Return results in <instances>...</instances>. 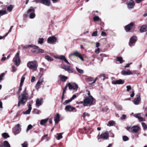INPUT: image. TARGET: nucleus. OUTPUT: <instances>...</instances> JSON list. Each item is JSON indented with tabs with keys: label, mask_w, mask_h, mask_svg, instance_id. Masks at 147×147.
I'll return each instance as SVG.
<instances>
[{
	"label": "nucleus",
	"mask_w": 147,
	"mask_h": 147,
	"mask_svg": "<svg viewBox=\"0 0 147 147\" xmlns=\"http://www.w3.org/2000/svg\"><path fill=\"white\" fill-rule=\"evenodd\" d=\"M54 57L55 58L60 59L62 61H63L65 63L69 65L67 66H66L65 65H62V69H64L69 73H72L73 72V69L70 66V64L69 62L64 56L57 55H54Z\"/></svg>",
	"instance_id": "1"
},
{
	"label": "nucleus",
	"mask_w": 147,
	"mask_h": 147,
	"mask_svg": "<svg viewBox=\"0 0 147 147\" xmlns=\"http://www.w3.org/2000/svg\"><path fill=\"white\" fill-rule=\"evenodd\" d=\"M26 90V88H25L23 92L19 97L18 105V107H19L21 105H23L24 104L27 100L28 97V94Z\"/></svg>",
	"instance_id": "2"
},
{
	"label": "nucleus",
	"mask_w": 147,
	"mask_h": 147,
	"mask_svg": "<svg viewBox=\"0 0 147 147\" xmlns=\"http://www.w3.org/2000/svg\"><path fill=\"white\" fill-rule=\"evenodd\" d=\"M29 47L32 48L31 49L32 52L35 53H42L44 51L42 49H38V47L33 45H26L24 46L23 48L24 49H27Z\"/></svg>",
	"instance_id": "3"
},
{
	"label": "nucleus",
	"mask_w": 147,
	"mask_h": 147,
	"mask_svg": "<svg viewBox=\"0 0 147 147\" xmlns=\"http://www.w3.org/2000/svg\"><path fill=\"white\" fill-rule=\"evenodd\" d=\"M94 102V99L92 96L86 97L84 100V101L81 102L83 103L84 106H90L93 104Z\"/></svg>",
	"instance_id": "4"
},
{
	"label": "nucleus",
	"mask_w": 147,
	"mask_h": 147,
	"mask_svg": "<svg viewBox=\"0 0 147 147\" xmlns=\"http://www.w3.org/2000/svg\"><path fill=\"white\" fill-rule=\"evenodd\" d=\"M38 64L36 61H30L27 64V66L33 71H35L37 69Z\"/></svg>",
	"instance_id": "5"
},
{
	"label": "nucleus",
	"mask_w": 147,
	"mask_h": 147,
	"mask_svg": "<svg viewBox=\"0 0 147 147\" xmlns=\"http://www.w3.org/2000/svg\"><path fill=\"white\" fill-rule=\"evenodd\" d=\"M19 55L20 52L18 51L15 55L13 60L14 64L17 67L20 65V62Z\"/></svg>",
	"instance_id": "6"
},
{
	"label": "nucleus",
	"mask_w": 147,
	"mask_h": 147,
	"mask_svg": "<svg viewBox=\"0 0 147 147\" xmlns=\"http://www.w3.org/2000/svg\"><path fill=\"white\" fill-rule=\"evenodd\" d=\"M35 8L33 7H31L30 8L28 9L27 11V13L30 15V18L32 19L34 18L35 16L34 13Z\"/></svg>",
	"instance_id": "7"
},
{
	"label": "nucleus",
	"mask_w": 147,
	"mask_h": 147,
	"mask_svg": "<svg viewBox=\"0 0 147 147\" xmlns=\"http://www.w3.org/2000/svg\"><path fill=\"white\" fill-rule=\"evenodd\" d=\"M21 131V128L19 124H18L16 125L14 128L13 130V131L15 135L19 134Z\"/></svg>",
	"instance_id": "8"
},
{
	"label": "nucleus",
	"mask_w": 147,
	"mask_h": 147,
	"mask_svg": "<svg viewBox=\"0 0 147 147\" xmlns=\"http://www.w3.org/2000/svg\"><path fill=\"white\" fill-rule=\"evenodd\" d=\"M137 39L136 36H133L130 39L129 42V45L130 46H131L135 44Z\"/></svg>",
	"instance_id": "9"
},
{
	"label": "nucleus",
	"mask_w": 147,
	"mask_h": 147,
	"mask_svg": "<svg viewBox=\"0 0 147 147\" xmlns=\"http://www.w3.org/2000/svg\"><path fill=\"white\" fill-rule=\"evenodd\" d=\"M44 82V78H42L41 77H40L39 80L38 81L36 85V87L37 89H38L42 85V83Z\"/></svg>",
	"instance_id": "10"
},
{
	"label": "nucleus",
	"mask_w": 147,
	"mask_h": 147,
	"mask_svg": "<svg viewBox=\"0 0 147 147\" xmlns=\"http://www.w3.org/2000/svg\"><path fill=\"white\" fill-rule=\"evenodd\" d=\"M75 109V107H73L70 105H68L66 106L65 109V110L67 112H72Z\"/></svg>",
	"instance_id": "11"
},
{
	"label": "nucleus",
	"mask_w": 147,
	"mask_h": 147,
	"mask_svg": "<svg viewBox=\"0 0 147 147\" xmlns=\"http://www.w3.org/2000/svg\"><path fill=\"white\" fill-rule=\"evenodd\" d=\"M125 82L124 80L121 79H119L116 80H113L112 82V83L113 84H123Z\"/></svg>",
	"instance_id": "12"
},
{
	"label": "nucleus",
	"mask_w": 147,
	"mask_h": 147,
	"mask_svg": "<svg viewBox=\"0 0 147 147\" xmlns=\"http://www.w3.org/2000/svg\"><path fill=\"white\" fill-rule=\"evenodd\" d=\"M127 4L128 9H132L135 5L134 2L133 0L129 1Z\"/></svg>",
	"instance_id": "13"
},
{
	"label": "nucleus",
	"mask_w": 147,
	"mask_h": 147,
	"mask_svg": "<svg viewBox=\"0 0 147 147\" xmlns=\"http://www.w3.org/2000/svg\"><path fill=\"white\" fill-rule=\"evenodd\" d=\"M133 25L134 23L131 22L129 24L125 26V29L126 31H129L132 29Z\"/></svg>",
	"instance_id": "14"
},
{
	"label": "nucleus",
	"mask_w": 147,
	"mask_h": 147,
	"mask_svg": "<svg viewBox=\"0 0 147 147\" xmlns=\"http://www.w3.org/2000/svg\"><path fill=\"white\" fill-rule=\"evenodd\" d=\"M109 134L107 131L102 133L100 136V138L103 139H107L109 137Z\"/></svg>",
	"instance_id": "15"
},
{
	"label": "nucleus",
	"mask_w": 147,
	"mask_h": 147,
	"mask_svg": "<svg viewBox=\"0 0 147 147\" xmlns=\"http://www.w3.org/2000/svg\"><path fill=\"white\" fill-rule=\"evenodd\" d=\"M57 40L56 38L54 36L49 37L47 40V42L48 43H52L56 42Z\"/></svg>",
	"instance_id": "16"
},
{
	"label": "nucleus",
	"mask_w": 147,
	"mask_h": 147,
	"mask_svg": "<svg viewBox=\"0 0 147 147\" xmlns=\"http://www.w3.org/2000/svg\"><path fill=\"white\" fill-rule=\"evenodd\" d=\"M140 100V95L138 94L137 95L136 97L134 99V104L136 105L138 104Z\"/></svg>",
	"instance_id": "17"
},
{
	"label": "nucleus",
	"mask_w": 147,
	"mask_h": 147,
	"mask_svg": "<svg viewBox=\"0 0 147 147\" xmlns=\"http://www.w3.org/2000/svg\"><path fill=\"white\" fill-rule=\"evenodd\" d=\"M40 2L47 6H49L51 4L50 0H41Z\"/></svg>",
	"instance_id": "18"
},
{
	"label": "nucleus",
	"mask_w": 147,
	"mask_h": 147,
	"mask_svg": "<svg viewBox=\"0 0 147 147\" xmlns=\"http://www.w3.org/2000/svg\"><path fill=\"white\" fill-rule=\"evenodd\" d=\"M139 127L137 126H132L131 128V131L135 133H137L139 130Z\"/></svg>",
	"instance_id": "19"
},
{
	"label": "nucleus",
	"mask_w": 147,
	"mask_h": 147,
	"mask_svg": "<svg viewBox=\"0 0 147 147\" xmlns=\"http://www.w3.org/2000/svg\"><path fill=\"white\" fill-rule=\"evenodd\" d=\"M121 74L124 75H132V73L129 69H128L127 71L125 70L122 71L121 72Z\"/></svg>",
	"instance_id": "20"
},
{
	"label": "nucleus",
	"mask_w": 147,
	"mask_h": 147,
	"mask_svg": "<svg viewBox=\"0 0 147 147\" xmlns=\"http://www.w3.org/2000/svg\"><path fill=\"white\" fill-rule=\"evenodd\" d=\"M60 117V115L59 113L56 114L54 118V120L55 123H58L60 121L59 118Z\"/></svg>",
	"instance_id": "21"
},
{
	"label": "nucleus",
	"mask_w": 147,
	"mask_h": 147,
	"mask_svg": "<svg viewBox=\"0 0 147 147\" xmlns=\"http://www.w3.org/2000/svg\"><path fill=\"white\" fill-rule=\"evenodd\" d=\"M134 116L136 118H137L140 121H144L143 118L141 117L140 113L134 115Z\"/></svg>",
	"instance_id": "22"
},
{
	"label": "nucleus",
	"mask_w": 147,
	"mask_h": 147,
	"mask_svg": "<svg viewBox=\"0 0 147 147\" xmlns=\"http://www.w3.org/2000/svg\"><path fill=\"white\" fill-rule=\"evenodd\" d=\"M28 109L25 112H23L24 114H28L30 113L32 109L31 105L30 104H29L28 105Z\"/></svg>",
	"instance_id": "23"
},
{
	"label": "nucleus",
	"mask_w": 147,
	"mask_h": 147,
	"mask_svg": "<svg viewBox=\"0 0 147 147\" xmlns=\"http://www.w3.org/2000/svg\"><path fill=\"white\" fill-rule=\"evenodd\" d=\"M43 99H41L40 100L39 98H37L36 100V105L39 107L41 105L42 103Z\"/></svg>",
	"instance_id": "24"
},
{
	"label": "nucleus",
	"mask_w": 147,
	"mask_h": 147,
	"mask_svg": "<svg viewBox=\"0 0 147 147\" xmlns=\"http://www.w3.org/2000/svg\"><path fill=\"white\" fill-rule=\"evenodd\" d=\"M60 80L62 81L65 82L67 79V77L61 75H60L59 76Z\"/></svg>",
	"instance_id": "25"
},
{
	"label": "nucleus",
	"mask_w": 147,
	"mask_h": 147,
	"mask_svg": "<svg viewBox=\"0 0 147 147\" xmlns=\"http://www.w3.org/2000/svg\"><path fill=\"white\" fill-rule=\"evenodd\" d=\"M79 53H80L76 51L74 52L73 53H71L69 55V57H70L71 56H75L78 57Z\"/></svg>",
	"instance_id": "26"
},
{
	"label": "nucleus",
	"mask_w": 147,
	"mask_h": 147,
	"mask_svg": "<svg viewBox=\"0 0 147 147\" xmlns=\"http://www.w3.org/2000/svg\"><path fill=\"white\" fill-rule=\"evenodd\" d=\"M48 118H47L46 119H42L40 121V123L41 125H43L45 124L47 121H48Z\"/></svg>",
	"instance_id": "27"
},
{
	"label": "nucleus",
	"mask_w": 147,
	"mask_h": 147,
	"mask_svg": "<svg viewBox=\"0 0 147 147\" xmlns=\"http://www.w3.org/2000/svg\"><path fill=\"white\" fill-rule=\"evenodd\" d=\"M26 75V74H24L22 76L21 79L20 84L23 85L25 79V76Z\"/></svg>",
	"instance_id": "28"
},
{
	"label": "nucleus",
	"mask_w": 147,
	"mask_h": 147,
	"mask_svg": "<svg viewBox=\"0 0 147 147\" xmlns=\"http://www.w3.org/2000/svg\"><path fill=\"white\" fill-rule=\"evenodd\" d=\"M4 147H10V145L7 141H5L3 142Z\"/></svg>",
	"instance_id": "29"
},
{
	"label": "nucleus",
	"mask_w": 147,
	"mask_h": 147,
	"mask_svg": "<svg viewBox=\"0 0 147 147\" xmlns=\"http://www.w3.org/2000/svg\"><path fill=\"white\" fill-rule=\"evenodd\" d=\"M146 28V26L145 25L142 26L140 30V32H144Z\"/></svg>",
	"instance_id": "30"
},
{
	"label": "nucleus",
	"mask_w": 147,
	"mask_h": 147,
	"mask_svg": "<svg viewBox=\"0 0 147 147\" xmlns=\"http://www.w3.org/2000/svg\"><path fill=\"white\" fill-rule=\"evenodd\" d=\"M63 134V133H60L57 134V140H59L63 138V136L62 135Z\"/></svg>",
	"instance_id": "31"
},
{
	"label": "nucleus",
	"mask_w": 147,
	"mask_h": 147,
	"mask_svg": "<svg viewBox=\"0 0 147 147\" xmlns=\"http://www.w3.org/2000/svg\"><path fill=\"white\" fill-rule=\"evenodd\" d=\"M89 116V114L87 113H84L82 115V117L84 119L86 117H88Z\"/></svg>",
	"instance_id": "32"
},
{
	"label": "nucleus",
	"mask_w": 147,
	"mask_h": 147,
	"mask_svg": "<svg viewBox=\"0 0 147 147\" xmlns=\"http://www.w3.org/2000/svg\"><path fill=\"white\" fill-rule=\"evenodd\" d=\"M78 88V85L75 83H74V86L73 87V89L75 91L74 92H76Z\"/></svg>",
	"instance_id": "33"
},
{
	"label": "nucleus",
	"mask_w": 147,
	"mask_h": 147,
	"mask_svg": "<svg viewBox=\"0 0 147 147\" xmlns=\"http://www.w3.org/2000/svg\"><path fill=\"white\" fill-rule=\"evenodd\" d=\"M2 136L3 137L6 139L7 138H9V136L8 134L6 133H4L2 134Z\"/></svg>",
	"instance_id": "34"
},
{
	"label": "nucleus",
	"mask_w": 147,
	"mask_h": 147,
	"mask_svg": "<svg viewBox=\"0 0 147 147\" xmlns=\"http://www.w3.org/2000/svg\"><path fill=\"white\" fill-rule=\"evenodd\" d=\"M117 61L120 62V63H122L124 61L123 60L121 57H117Z\"/></svg>",
	"instance_id": "35"
},
{
	"label": "nucleus",
	"mask_w": 147,
	"mask_h": 147,
	"mask_svg": "<svg viewBox=\"0 0 147 147\" xmlns=\"http://www.w3.org/2000/svg\"><path fill=\"white\" fill-rule=\"evenodd\" d=\"M114 122L113 121H111L109 122L107 124V125L108 126H111L114 125Z\"/></svg>",
	"instance_id": "36"
},
{
	"label": "nucleus",
	"mask_w": 147,
	"mask_h": 147,
	"mask_svg": "<svg viewBox=\"0 0 147 147\" xmlns=\"http://www.w3.org/2000/svg\"><path fill=\"white\" fill-rule=\"evenodd\" d=\"M45 58L49 61H52L53 60V59L51 58L49 56H46L45 57Z\"/></svg>",
	"instance_id": "37"
},
{
	"label": "nucleus",
	"mask_w": 147,
	"mask_h": 147,
	"mask_svg": "<svg viewBox=\"0 0 147 147\" xmlns=\"http://www.w3.org/2000/svg\"><path fill=\"white\" fill-rule=\"evenodd\" d=\"M13 8V6L12 5H10L7 7V10L9 12H10L12 10Z\"/></svg>",
	"instance_id": "38"
},
{
	"label": "nucleus",
	"mask_w": 147,
	"mask_h": 147,
	"mask_svg": "<svg viewBox=\"0 0 147 147\" xmlns=\"http://www.w3.org/2000/svg\"><path fill=\"white\" fill-rule=\"evenodd\" d=\"M6 11L5 10H0V17L6 13Z\"/></svg>",
	"instance_id": "39"
},
{
	"label": "nucleus",
	"mask_w": 147,
	"mask_h": 147,
	"mask_svg": "<svg viewBox=\"0 0 147 147\" xmlns=\"http://www.w3.org/2000/svg\"><path fill=\"white\" fill-rule=\"evenodd\" d=\"M98 77H99L100 78H101V79L103 80H105V79L106 78L105 75L104 74L100 75V76H99Z\"/></svg>",
	"instance_id": "40"
},
{
	"label": "nucleus",
	"mask_w": 147,
	"mask_h": 147,
	"mask_svg": "<svg viewBox=\"0 0 147 147\" xmlns=\"http://www.w3.org/2000/svg\"><path fill=\"white\" fill-rule=\"evenodd\" d=\"M67 86H68L69 88L70 89H73V87L74 86V83H73L72 84H71L69 83L67 84Z\"/></svg>",
	"instance_id": "41"
},
{
	"label": "nucleus",
	"mask_w": 147,
	"mask_h": 147,
	"mask_svg": "<svg viewBox=\"0 0 147 147\" xmlns=\"http://www.w3.org/2000/svg\"><path fill=\"white\" fill-rule=\"evenodd\" d=\"M76 69L77 71L80 74H83L84 73L83 70L82 69H80L78 68L77 67H76Z\"/></svg>",
	"instance_id": "42"
},
{
	"label": "nucleus",
	"mask_w": 147,
	"mask_h": 147,
	"mask_svg": "<svg viewBox=\"0 0 147 147\" xmlns=\"http://www.w3.org/2000/svg\"><path fill=\"white\" fill-rule=\"evenodd\" d=\"M17 70V68L14 65H13L12 67L11 71L14 72H15Z\"/></svg>",
	"instance_id": "43"
},
{
	"label": "nucleus",
	"mask_w": 147,
	"mask_h": 147,
	"mask_svg": "<svg viewBox=\"0 0 147 147\" xmlns=\"http://www.w3.org/2000/svg\"><path fill=\"white\" fill-rule=\"evenodd\" d=\"M43 39L42 38H39L38 40V42L39 43L42 44L43 42Z\"/></svg>",
	"instance_id": "44"
},
{
	"label": "nucleus",
	"mask_w": 147,
	"mask_h": 147,
	"mask_svg": "<svg viewBox=\"0 0 147 147\" xmlns=\"http://www.w3.org/2000/svg\"><path fill=\"white\" fill-rule=\"evenodd\" d=\"M40 72L41 73V77L43 75V73L44 71H46V70L44 69V68H40Z\"/></svg>",
	"instance_id": "45"
},
{
	"label": "nucleus",
	"mask_w": 147,
	"mask_h": 147,
	"mask_svg": "<svg viewBox=\"0 0 147 147\" xmlns=\"http://www.w3.org/2000/svg\"><path fill=\"white\" fill-rule=\"evenodd\" d=\"M71 101L70 100V99L69 100H66L63 103V104L64 105H65L68 104Z\"/></svg>",
	"instance_id": "46"
},
{
	"label": "nucleus",
	"mask_w": 147,
	"mask_h": 147,
	"mask_svg": "<svg viewBox=\"0 0 147 147\" xmlns=\"http://www.w3.org/2000/svg\"><path fill=\"white\" fill-rule=\"evenodd\" d=\"M32 127V126L31 125V124L29 125L27 127V129H26V131L27 132H28L29 130H30V129H31Z\"/></svg>",
	"instance_id": "47"
},
{
	"label": "nucleus",
	"mask_w": 147,
	"mask_h": 147,
	"mask_svg": "<svg viewBox=\"0 0 147 147\" xmlns=\"http://www.w3.org/2000/svg\"><path fill=\"white\" fill-rule=\"evenodd\" d=\"M123 139L124 141H126L128 140V138L127 136H125L123 137Z\"/></svg>",
	"instance_id": "48"
},
{
	"label": "nucleus",
	"mask_w": 147,
	"mask_h": 147,
	"mask_svg": "<svg viewBox=\"0 0 147 147\" xmlns=\"http://www.w3.org/2000/svg\"><path fill=\"white\" fill-rule=\"evenodd\" d=\"M99 19V18L98 16H95L93 18V20L94 21H98Z\"/></svg>",
	"instance_id": "49"
},
{
	"label": "nucleus",
	"mask_w": 147,
	"mask_h": 147,
	"mask_svg": "<svg viewBox=\"0 0 147 147\" xmlns=\"http://www.w3.org/2000/svg\"><path fill=\"white\" fill-rule=\"evenodd\" d=\"M142 125L144 129L147 128V127L146 123L144 122H142Z\"/></svg>",
	"instance_id": "50"
},
{
	"label": "nucleus",
	"mask_w": 147,
	"mask_h": 147,
	"mask_svg": "<svg viewBox=\"0 0 147 147\" xmlns=\"http://www.w3.org/2000/svg\"><path fill=\"white\" fill-rule=\"evenodd\" d=\"M119 110H121L122 109V107L120 105H117L116 107Z\"/></svg>",
	"instance_id": "51"
},
{
	"label": "nucleus",
	"mask_w": 147,
	"mask_h": 147,
	"mask_svg": "<svg viewBox=\"0 0 147 147\" xmlns=\"http://www.w3.org/2000/svg\"><path fill=\"white\" fill-rule=\"evenodd\" d=\"M127 88V92L129 91V90L131 89V86L130 85L127 86L126 87Z\"/></svg>",
	"instance_id": "52"
},
{
	"label": "nucleus",
	"mask_w": 147,
	"mask_h": 147,
	"mask_svg": "<svg viewBox=\"0 0 147 147\" xmlns=\"http://www.w3.org/2000/svg\"><path fill=\"white\" fill-rule=\"evenodd\" d=\"M97 31H96L94 32L92 34V36H95L97 35Z\"/></svg>",
	"instance_id": "53"
},
{
	"label": "nucleus",
	"mask_w": 147,
	"mask_h": 147,
	"mask_svg": "<svg viewBox=\"0 0 147 147\" xmlns=\"http://www.w3.org/2000/svg\"><path fill=\"white\" fill-rule=\"evenodd\" d=\"M27 143L26 142H25L24 143L22 144V147H27Z\"/></svg>",
	"instance_id": "54"
},
{
	"label": "nucleus",
	"mask_w": 147,
	"mask_h": 147,
	"mask_svg": "<svg viewBox=\"0 0 147 147\" xmlns=\"http://www.w3.org/2000/svg\"><path fill=\"white\" fill-rule=\"evenodd\" d=\"M78 57L79 58L82 60L84 61V59L83 57L81 55L80 53L78 55Z\"/></svg>",
	"instance_id": "55"
},
{
	"label": "nucleus",
	"mask_w": 147,
	"mask_h": 147,
	"mask_svg": "<svg viewBox=\"0 0 147 147\" xmlns=\"http://www.w3.org/2000/svg\"><path fill=\"white\" fill-rule=\"evenodd\" d=\"M77 97V96H76V95L75 94H74V95H73V96H72L71 97V98H70V100L71 101H72V100H74V99L75 98H76V97Z\"/></svg>",
	"instance_id": "56"
},
{
	"label": "nucleus",
	"mask_w": 147,
	"mask_h": 147,
	"mask_svg": "<svg viewBox=\"0 0 147 147\" xmlns=\"http://www.w3.org/2000/svg\"><path fill=\"white\" fill-rule=\"evenodd\" d=\"M144 0H135L136 2L137 3H140L144 1Z\"/></svg>",
	"instance_id": "57"
},
{
	"label": "nucleus",
	"mask_w": 147,
	"mask_h": 147,
	"mask_svg": "<svg viewBox=\"0 0 147 147\" xmlns=\"http://www.w3.org/2000/svg\"><path fill=\"white\" fill-rule=\"evenodd\" d=\"M95 53L96 54H98L100 53V50L98 48L97 49L95 50Z\"/></svg>",
	"instance_id": "58"
},
{
	"label": "nucleus",
	"mask_w": 147,
	"mask_h": 147,
	"mask_svg": "<svg viewBox=\"0 0 147 147\" xmlns=\"http://www.w3.org/2000/svg\"><path fill=\"white\" fill-rule=\"evenodd\" d=\"M88 80L89 81L91 82L94 81V78L91 77H89L88 78Z\"/></svg>",
	"instance_id": "59"
},
{
	"label": "nucleus",
	"mask_w": 147,
	"mask_h": 147,
	"mask_svg": "<svg viewBox=\"0 0 147 147\" xmlns=\"http://www.w3.org/2000/svg\"><path fill=\"white\" fill-rule=\"evenodd\" d=\"M5 74V73H3L0 75V81L2 80V78L4 76Z\"/></svg>",
	"instance_id": "60"
},
{
	"label": "nucleus",
	"mask_w": 147,
	"mask_h": 147,
	"mask_svg": "<svg viewBox=\"0 0 147 147\" xmlns=\"http://www.w3.org/2000/svg\"><path fill=\"white\" fill-rule=\"evenodd\" d=\"M126 115H123L121 117V119L122 120H123L125 119Z\"/></svg>",
	"instance_id": "61"
},
{
	"label": "nucleus",
	"mask_w": 147,
	"mask_h": 147,
	"mask_svg": "<svg viewBox=\"0 0 147 147\" xmlns=\"http://www.w3.org/2000/svg\"><path fill=\"white\" fill-rule=\"evenodd\" d=\"M35 77L34 76H32V78L31 79V82H34L35 81Z\"/></svg>",
	"instance_id": "62"
},
{
	"label": "nucleus",
	"mask_w": 147,
	"mask_h": 147,
	"mask_svg": "<svg viewBox=\"0 0 147 147\" xmlns=\"http://www.w3.org/2000/svg\"><path fill=\"white\" fill-rule=\"evenodd\" d=\"M101 35L103 36H105L106 35V34L105 32H102Z\"/></svg>",
	"instance_id": "63"
},
{
	"label": "nucleus",
	"mask_w": 147,
	"mask_h": 147,
	"mask_svg": "<svg viewBox=\"0 0 147 147\" xmlns=\"http://www.w3.org/2000/svg\"><path fill=\"white\" fill-rule=\"evenodd\" d=\"M134 91H132V93L130 95V96L131 97H133L134 95Z\"/></svg>",
	"instance_id": "64"
}]
</instances>
